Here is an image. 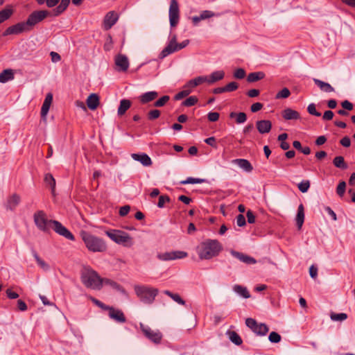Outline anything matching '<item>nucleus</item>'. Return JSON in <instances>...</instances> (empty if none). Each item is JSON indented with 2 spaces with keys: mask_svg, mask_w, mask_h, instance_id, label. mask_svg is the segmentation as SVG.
<instances>
[{
  "mask_svg": "<svg viewBox=\"0 0 355 355\" xmlns=\"http://www.w3.org/2000/svg\"><path fill=\"white\" fill-rule=\"evenodd\" d=\"M282 116L285 120H297L300 118V113L291 108H286L282 112Z\"/></svg>",
  "mask_w": 355,
  "mask_h": 355,
  "instance_id": "obj_25",
  "label": "nucleus"
},
{
  "mask_svg": "<svg viewBox=\"0 0 355 355\" xmlns=\"http://www.w3.org/2000/svg\"><path fill=\"white\" fill-rule=\"evenodd\" d=\"M33 255L37 263L41 268H42L45 271H46L49 269V266L38 256V254L36 252L33 251Z\"/></svg>",
  "mask_w": 355,
  "mask_h": 355,
  "instance_id": "obj_44",
  "label": "nucleus"
},
{
  "mask_svg": "<svg viewBox=\"0 0 355 355\" xmlns=\"http://www.w3.org/2000/svg\"><path fill=\"white\" fill-rule=\"evenodd\" d=\"M296 224L298 229H300L304 223V206L302 204H300L297 209V214L296 216Z\"/></svg>",
  "mask_w": 355,
  "mask_h": 355,
  "instance_id": "obj_31",
  "label": "nucleus"
},
{
  "mask_svg": "<svg viewBox=\"0 0 355 355\" xmlns=\"http://www.w3.org/2000/svg\"><path fill=\"white\" fill-rule=\"evenodd\" d=\"M227 334L228 335L229 339L232 343L236 345H240L242 344L243 341L240 336L234 331H229L227 332Z\"/></svg>",
  "mask_w": 355,
  "mask_h": 355,
  "instance_id": "obj_38",
  "label": "nucleus"
},
{
  "mask_svg": "<svg viewBox=\"0 0 355 355\" xmlns=\"http://www.w3.org/2000/svg\"><path fill=\"white\" fill-rule=\"evenodd\" d=\"M140 329L145 336L154 343L158 344L160 343L162 335L158 330L154 331L147 325L140 323Z\"/></svg>",
  "mask_w": 355,
  "mask_h": 355,
  "instance_id": "obj_10",
  "label": "nucleus"
},
{
  "mask_svg": "<svg viewBox=\"0 0 355 355\" xmlns=\"http://www.w3.org/2000/svg\"><path fill=\"white\" fill-rule=\"evenodd\" d=\"M299 190L302 193H306L310 187L309 180H302L297 185Z\"/></svg>",
  "mask_w": 355,
  "mask_h": 355,
  "instance_id": "obj_48",
  "label": "nucleus"
},
{
  "mask_svg": "<svg viewBox=\"0 0 355 355\" xmlns=\"http://www.w3.org/2000/svg\"><path fill=\"white\" fill-rule=\"evenodd\" d=\"M333 164L336 167L341 169H347L348 167L343 156H336L334 157Z\"/></svg>",
  "mask_w": 355,
  "mask_h": 355,
  "instance_id": "obj_41",
  "label": "nucleus"
},
{
  "mask_svg": "<svg viewBox=\"0 0 355 355\" xmlns=\"http://www.w3.org/2000/svg\"><path fill=\"white\" fill-rule=\"evenodd\" d=\"M131 157L139 162L144 166H150L153 164L150 157L146 153H132Z\"/></svg>",
  "mask_w": 355,
  "mask_h": 355,
  "instance_id": "obj_18",
  "label": "nucleus"
},
{
  "mask_svg": "<svg viewBox=\"0 0 355 355\" xmlns=\"http://www.w3.org/2000/svg\"><path fill=\"white\" fill-rule=\"evenodd\" d=\"M307 111L311 115H313V116H321V113L316 110L315 105L314 103H311V104H309L308 105Z\"/></svg>",
  "mask_w": 355,
  "mask_h": 355,
  "instance_id": "obj_55",
  "label": "nucleus"
},
{
  "mask_svg": "<svg viewBox=\"0 0 355 355\" xmlns=\"http://www.w3.org/2000/svg\"><path fill=\"white\" fill-rule=\"evenodd\" d=\"M109 317L118 323H124L126 322V318L124 313L121 310L113 309L109 312Z\"/></svg>",
  "mask_w": 355,
  "mask_h": 355,
  "instance_id": "obj_19",
  "label": "nucleus"
},
{
  "mask_svg": "<svg viewBox=\"0 0 355 355\" xmlns=\"http://www.w3.org/2000/svg\"><path fill=\"white\" fill-rule=\"evenodd\" d=\"M330 318L333 321H344L347 318V315L345 313H331L330 314Z\"/></svg>",
  "mask_w": 355,
  "mask_h": 355,
  "instance_id": "obj_45",
  "label": "nucleus"
},
{
  "mask_svg": "<svg viewBox=\"0 0 355 355\" xmlns=\"http://www.w3.org/2000/svg\"><path fill=\"white\" fill-rule=\"evenodd\" d=\"M268 340L272 343H278L281 340V336L275 331H272L269 334Z\"/></svg>",
  "mask_w": 355,
  "mask_h": 355,
  "instance_id": "obj_51",
  "label": "nucleus"
},
{
  "mask_svg": "<svg viewBox=\"0 0 355 355\" xmlns=\"http://www.w3.org/2000/svg\"><path fill=\"white\" fill-rule=\"evenodd\" d=\"M189 43V40H186L178 44L177 43V37L174 35L170 40L167 46L161 51L159 54V58L163 59L168 55L180 51L184 47H186Z\"/></svg>",
  "mask_w": 355,
  "mask_h": 355,
  "instance_id": "obj_5",
  "label": "nucleus"
},
{
  "mask_svg": "<svg viewBox=\"0 0 355 355\" xmlns=\"http://www.w3.org/2000/svg\"><path fill=\"white\" fill-rule=\"evenodd\" d=\"M256 127L261 134H266L270 131L272 123L269 120H260L256 123Z\"/></svg>",
  "mask_w": 355,
  "mask_h": 355,
  "instance_id": "obj_20",
  "label": "nucleus"
},
{
  "mask_svg": "<svg viewBox=\"0 0 355 355\" xmlns=\"http://www.w3.org/2000/svg\"><path fill=\"white\" fill-rule=\"evenodd\" d=\"M119 16L114 11L108 12L104 17L103 21V26L104 30L108 31L118 21Z\"/></svg>",
  "mask_w": 355,
  "mask_h": 355,
  "instance_id": "obj_15",
  "label": "nucleus"
},
{
  "mask_svg": "<svg viewBox=\"0 0 355 355\" xmlns=\"http://www.w3.org/2000/svg\"><path fill=\"white\" fill-rule=\"evenodd\" d=\"M160 115V111L158 110H150L148 114V118L149 120H155L157 119Z\"/></svg>",
  "mask_w": 355,
  "mask_h": 355,
  "instance_id": "obj_57",
  "label": "nucleus"
},
{
  "mask_svg": "<svg viewBox=\"0 0 355 355\" xmlns=\"http://www.w3.org/2000/svg\"><path fill=\"white\" fill-rule=\"evenodd\" d=\"M49 14L48 10H37L33 12L25 21L26 26L30 30L33 26L44 20Z\"/></svg>",
  "mask_w": 355,
  "mask_h": 355,
  "instance_id": "obj_9",
  "label": "nucleus"
},
{
  "mask_svg": "<svg viewBox=\"0 0 355 355\" xmlns=\"http://www.w3.org/2000/svg\"><path fill=\"white\" fill-rule=\"evenodd\" d=\"M215 15L216 14L211 10H204L199 16H193L191 19L193 24L197 25L201 20L209 19Z\"/></svg>",
  "mask_w": 355,
  "mask_h": 355,
  "instance_id": "obj_21",
  "label": "nucleus"
},
{
  "mask_svg": "<svg viewBox=\"0 0 355 355\" xmlns=\"http://www.w3.org/2000/svg\"><path fill=\"white\" fill-rule=\"evenodd\" d=\"M13 14V10L10 6H6V8L0 11V24L8 19Z\"/></svg>",
  "mask_w": 355,
  "mask_h": 355,
  "instance_id": "obj_35",
  "label": "nucleus"
},
{
  "mask_svg": "<svg viewBox=\"0 0 355 355\" xmlns=\"http://www.w3.org/2000/svg\"><path fill=\"white\" fill-rule=\"evenodd\" d=\"M191 92V90L189 88L184 87V90L176 94L174 98L177 101L180 100V99L183 98L184 97L187 96Z\"/></svg>",
  "mask_w": 355,
  "mask_h": 355,
  "instance_id": "obj_50",
  "label": "nucleus"
},
{
  "mask_svg": "<svg viewBox=\"0 0 355 355\" xmlns=\"http://www.w3.org/2000/svg\"><path fill=\"white\" fill-rule=\"evenodd\" d=\"M207 76H198L193 79L190 80L184 86V88H189L191 91L192 89L198 86L199 85L207 82Z\"/></svg>",
  "mask_w": 355,
  "mask_h": 355,
  "instance_id": "obj_22",
  "label": "nucleus"
},
{
  "mask_svg": "<svg viewBox=\"0 0 355 355\" xmlns=\"http://www.w3.org/2000/svg\"><path fill=\"white\" fill-rule=\"evenodd\" d=\"M158 96V94L157 92H148L144 93L140 96V101L142 103H147L150 101H152L154 100L157 96Z\"/></svg>",
  "mask_w": 355,
  "mask_h": 355,
  "instance_id": "obj_34",
  "label": "nucleus"
},
{
  "mask_svg": "<svg viewBox=\"0 0 355 355\" xmlns=\"http://www.w3.org/2000/svg\"><path fill=\"white\" fill-rule=\"evenodd\" d=\"M33 219L36 227L44 232L49 230L53 225L52 221H54V220H49L46 213L42 210L37 211L34 214Z\"/></svg>",
  "mask_w": 355,
  "mask_h": 355,
  "instance_id": "obj_7",
  "label": "nucleus"
},
{
  "mask_svg": "<svg viewBox=\"0 0 355 355\" xmlns=\"http://www.w3.org/2000/svg\"><path fill=\"white\" fill-rule=\"evenodd\" d=\"M236 224L239 227H243L246 224L245 218L243 214L236 216Z\"/></svg>",
  "mask_w": 355,
  "mask_h": 355,
  "instance_id": "obj_63",
  "label": "nucleus"
},
{
  "mask_svg": "<svg viewBox=\"0 0 355 355\" xmlns=\"http://www.w3.org/2000/svg\"><path fill=\"white\" fill-rule=\"evenodd\" d=\"M99 105V97L96 94H91L87 98V105L91 110H95Z\"/></svg>",
  "mask_w": 355,
  "mask_h": 355,
  "instance_id": "obj_24",
  "label": "nucleus"
},
{
  "mask_svg": "<svg viewBox=\"0 0 355 355\" xmlns=\"http://www.w3.org/2000/svg\"><path fill=\"white\" fill-rule=\"evenodd\" d=\"M245 74V71L243 69L239 68L234 72V77L236 79H243Z\"/></svg>",
  "mask_w": 355,
  "mask_h": 355,
  "instance_id": "obj_56",
  "label": "nucleus"
},
{
  "mask_svg": "<svg viewBox=\"0 0 355 355\" xmlns=\"http://www.w3.org/2000/svg\"><path fill=\"white\" fill-rule=\"evenodd\" d=\"M170 201V198L168 196H160L157 203V207L162 208L164 206V203Z\"/></svg>",
  "mask_w": 355,
  "mask_h": 355,
  "instance_id": "obj_58",
  "label": "nucleus"
},
{
  "mask_svg": "<svg viewBox=\"0 0 355 355\" xmlns=\"http://www.w3.org/2000/svg\"><path fill=\"white\" fill-rule=\"evenodd\" d=\"M117 71L125 72L129 68V60L125 55L118 54L114 58Z\"/></svg>",
  "mask_w": 355,
  "mask_h": 355,
  "instance_id": "obj_13",
  "label": "nucleus"
},
{
  "mask_svg": "<svg viewBox=\"0 0 355 355\" xmlns=\"http://www.w3.org/2000/svg\"><path fill=\"white\" fill-rule=\"evenodd\" d=\"M230 254L235 257L236 259H239L240 261L250 265V264H254L257 263V260L245 254H243L242 252L232 250L230 251Z\"/></svg>",
  "mask_w": 355,
  "mask_h": 355,
  "instance_id": "obj_16",
  "label": "nucleus"
},
{
  "mask_svg": "<svg viewBox=\"0 0 355 355\" xmlns=\"http://www.w3.org/2000/svg\"><path fill=\"white\" fill-rule=\"evenodd\" d=\"M269 331V328L265 323L257 324V327L254 331L258 336H266Z\"/></svg>",
  "mask_w": 355,
  "mask_h": 355,
  "instance_id": "obj_40",
  "label": "nucleus"
},
{
  "mask_svg": "<svg viewBox=\"0 0 355 355\" xmlns=\"http://www.w3.org/2000/svg\"><path fill=\"white\" fill-rule=\"evenodd\" d=\"M106 234L110 239L118 244H122L125 246H131L132 244V238L126 232L113 230L107 231Z\"/></svg>",
  "mask_w": 355,
  "mask_h": 355,
  "instance_id": "obj_6",
  "label": "nucleus"
},
{
  "mask_svg": "<svg viewBox=\"0 0 355 355\" xmlns=\"http://www.w3.org/2000/svg\"><path fill=\"white\" fill-rule=\"evenodd\" d=\"M44 181L51 187L52 194L55 195V180L53 175L50 173L46 174L44 177Z\"/></svg>",
  "mask_w": 355,
  "mask_h": 355,
  "instance_id": "obj_43",
  "label": "nucleus"
},
{
  "mask_svg": "<svg viewBox=\"0 0 355 355\" xmlns=\"http://www.w3.org/2000/svg\"><path fill=\"white\" fill-rule=\"evenodd\" d=\"M70 0H61L60 4L52 10L51 15L54 17L60 15L69 6Z\"/></svg>",
  "mask_w": 355,
  "mask_h": 355,
  "instance_id": "obj_26",
  "label": "nucleus"
},
{
  "mask_svg": "<svg viewBox=\"0 0 355 355\" xmlns=\"http://www.w3.org/2000/svg\"><path fill=\"white\" fill-rule=\"evenodd\" d=\"M134 290L140 301L147 304H152L159 293L157 288L147 286L135 285Z\"/></svg>",
  "mask_w": 355,
  "mask_h": 355,
  "instance_id": "obj_4",
  "label": "nucleus"
},
{
  "mask_svg": "<svg viewBox=\"0 0 355 355\" xmlns=\"http://www.w3.org/2000/svg\"><path fill=\"white\" fill-rule=\"evenodd\" d=\"M223 246L216 239H207L196 248L197 254L201 260H209L217 257L222 251Z\"/></svg>",
  "mask_w": 355,
  "mask_h": 355,
  "instance_id": "obj_1",
  "label": "nucleus"
},
{
  "mask_svg": "<svg viewBox=\"0 0 355 355\" xmlns=\"http://www.w3.org/2000/svg\"><path fill=\"white\" fill-rule=\"evenodd\" d=\"M205 142L207 145H209V146H211V147H213L214 148H217V144H216V138L214 137H208V138L205 139Z\"/></svg>",
  "mask_w": 355,
  "mask_h": 355,
  "instance_id": "obj_62",
  "label": "nucleus"
},
{
  "mask_svg": "<svg viewBox=\"0 0 355 355\" xmlns=\"http://www.w3.org/2000/svg\"><path fill=\"white\" fill-rule=\"evenodd\" d=\"M169 96L167 95L163 96L162 97H161L159 99L155 102L154 106L162 107L169 101Z\"/></svg>",
  "mask_w": 355,
  "mask_h": 355,
  "instance_id": "obj_54",
  "label": "nucleus"
},
{
  "mask_svg": "<svg viewBox=\"0 0 355 355\" xmlns=\"http://www.w3.org/2000/svg\"><path fill=\"white\" fill-rule=\"evenodd\" d=\"M219 113L216 112H209L207 114V119L211 122H215L217 121L219 119Z\"/></svg>",
  "mask_w": 355,
  "mask_h": 355,
  "instance_id": "obj_59",
  "label": "nucleus"
},
{
  "mask_svg": "<svg viewBox=\"0 0 355 355\" xmlns=\"http://www.w3.org/2000/svg\"><path fill=\"white\" fill-rule=\"evenodd\" d=\"M29 31L26 22H19L13 26H9L3 33V36L8 35H18L23 32Z\"/></svg>",
  "mask_w": 355,
  "mask_h": 355,
  "instance_id": "obj_14",
  "label": "nucleus"
},
{
  "mask_svg": "<svg viewBox=\"0 0 355 355\" xmlns=\"http://www.w3.org/2000/svg\"><path fill=\"white\" fill-rule=\"evenodd\" d=\"M290 94H291V92H290L289 89L286 87H284L276 94L275 98L277 99L286 98L290 96Z\"/></svg>",
  "mask_w": 355,
  "mask_h": 355,
  "instance_id": "obj_49",
  "label": "nucleus"
},
{
  "mask_svg": "<svg viewBox=\"0 0 355 355\" xmlns=\"http://www.w3.org/2000/svg\"><path fill=\"white\" fill-rule=\"evenodd\" d=\"M20 197L17 194L12 195L7 201L6 208L13 210L19 205Z\"/></svg>",
  "mask_w": 355,
  "mask_h": 355,
  "instance_id": "obj_29",
  "label": "nucleus"
},
{
  "mask_svg": "<svg viewBox=\"0 0 355 355\" xmlns=\"http://www.w3.org/2000/svg\"><path fill=\"white\" fill-rule=\"evenodd\" d=\"M164 293L170 297L173 300L181 305H185L186 302L182 299L180 295L178 293H173L168 290L164 291Z\"/></svg>",
  "mask_w": 355,
  "mask_h": 355,
  "instance_id": "obj_39",
  "label": "nucleus"
},
{
  "mask_svg": "<svg viewBox=\"0 0 355 355\" xmlns=\"http://www.w3.org/2000/svg\"><path fill=\"white\" fill-rule=\"evenodd\" d=\"M206 180L205 179L201 178H194L189 177L185 180H182L180 182L181 184H201L205 182Z\"/></svg>",
  "mask_w": 355,
  "mask_h": 355,
  "instance_id": "obj_46",
  "label": "nucleus"
},
{
  "mask_svg": "<svg viewBox=\"0 0 355 355\" xmlns=\"http://www.w3.org/2000/svg\"><path fill=\"white\" fill-rule=\"evenodd\" d=\"M179 6L176 0H171L169 7V21L171 27L175 26L179 21Z\"/></svg>",
  "mask_w": 355,
  "mask_h": 355,
  "instance_id": "obj_11",
  "label": "nucleus"
},
{
  "mask_svg": "<svg viewBox=\"0 0 355 355\" xmlns=\"http://www.w3.org/2000/svg\"><path fill=\"white\" fill-rule=\"evenodd\" d=\"M233 289L235 293L244 298L248 299L250 297V294L246 287L242 286L241 285H235Z\"/></svg>",
  "mask_w": 355,
  "mask_h": 355,
  "instance_id": "obj_36",
  "label": "nucleus"
},
{
  "mask_svg": "<svg viewBox=\"0 0 355 355\" xmlns=\"http://www.w3.org/2000/svg\"><path fill=\"white\" fill-rule=\"evenodd\" d=\"M101 280L102 286H103V284L107 285L119 292L124 293V289L123 288V287L120 286L119 284H117L116 282L107 278H102Z\"/></svg>",
  "mask_w": 355,
  "mask_h": 355,
  "instance_id": "obj_32",
  "label": "nucleus"
},
{
  "mask_svg": "<svg viewBox=\"0 0 355 355\" xmlns=\"http://www.w3.org/2000/svg\"><path fill=\"white\" fill-rule=\"evenodd\" d=\"M130 210V207L129 205H125L120 208L119 209V215L121 216H126Z\"/></svg>",
  "mask_w": 355,
  "mask_h": 355,
  "instance_id": "obj_64",
  "label": "nucleus"
},
{
  "mask_svg": "<svg viewBox=\"0 0 355 355\" xmlns=\"http://www.w3.org/2000/svg\"><path fill=\"white\" fill-rule=\"evenodd\" d=\"M345 189H346L345 182H344V181L340 182L336 188L337 194L339 196L342 197L345 192Z\"/></svg>",
  "mask_w": 355,
  "mask_h": 355,
  "instance_id": "obj_53",
  "label": "nucleus"
},
{
  "mask_svg": "<svg viewBox=\"0 0 355 355\" xmlns=\"http://www.w3.org/2000/svg\"><path fill=\"white\" fill-rule=\"evenodd\" d=\"M60 0H43L41 3H37L39 5H42L46 2L47 7L53 8L58 4Z\"/></svg>",
  "mask_w": 355,
  "mask_h": 355,
  "instance_id": "obj_61",
  "label": "nucleus"
},
{
  "mask_svg": "<svg viewBox=\"0 0 355 355\" xmlns=\"http://www.w3.org/2000/svg\"><path fill=\"white\" fill-rule=\"evenodd\" d=\"M82 283L87 287L99 291L102 288V277L90 266H84L80 272Z\"/></svg>",
  "mask_w": 355,
  "mask_h": 355,
  "instance_id": "obj_2",
  "label": "nucleus"
},
{
  "mask_svg": "<svg viewBox=\"0 0 355 355\" xmlns=\"http://www.w3.org/2000/svg\"><path fill=\"white\" fill-rule=\"evenodd\" d=\"M131 102L128 99H123L120 101V105L118 108L117 114L119 116L123 115L125 112L130 108Z\"/></svg>",
  "mask_w": 355,
  "mask_h": 355,
  "instance_id": "obj_33",
  "label": "nucleus"
},
{
  "mask_svg": "<svg viewBox=\"0 0 355 355\" xmlns=\"http://www.w3.org/2000/svg\"><path fill=\"white\" fill-rule=\"evenodd\" d=\"M239 85L236 82H231L225 86L226 92H230L237 89Z\"/></svg>",
  "mask_w": 355,
  "mask_h": 355,
  "instance_id": "obj_60",
  "label": "nucleus"
},
{
  "mask_svg": "<svg viewBox=\"0 0 355 355\" xmlns=\"http://www.w3.org/2000/svg\"><path fill=\"white\" fill-rule=\"evenodd\" d=\"M15 78L14 70L12 69H4L0 73V83H6L11 81Z\"/></svg>",
  "mask_w": 355,
  "mask_h": 355,
  "instance_id": "obj_23",
  "label": "nucleus"
},
{
  "mask_svg": "<svg viewBox=\"0 0 355 355\" xmlns=\"http://www.w3.org/2000/svg\"><path fill=\"white\" fill-rule=\"evenodd\" d=\"M315 84L320 87V89L325 92H332L334 91V87L329 83L322 81L317 78L313 79Z\"/></svg>",
  "mask_w": 355,
  "mask_h": 355,
  "instance_id": "obj_30",
  "label": "nucleus"
},
{
  "mask_svg": "<svg viewBox=\"0 0 355 355\" xmlns=\"http://www.w3.org/2000/svg\"><path fill=\"white\" fill-rule=\"evenodd\" d=\"M198 98L195 96H191L182 102V105L186 107H191L198 103Z\"/></svg>",
  "mask_w": 355,
  "mask_h": 355,
  "instance_id": "obj_47",
  "label": "nucleus"
},
{
  "mask_svg": "<svg viewBox=\"0 0 355 355\" xmlns=\"http://www.w3.org/2000/svg\"><path fill=\"white\" fill-rule=\"evenodd\" d=\"M230 117L232 119L236 118V122L237 123H243L245 122L247 120L246 114L244 112L236 113V112H232L230 114Z\"/></svg>",
  "mask_w": 355,
  "mask_h": 355,
  "instance_id": "obj_42",
  "label": "nucleus"
},
{
  "mask_svg": "<svg viewBox=\"0 0 355 355\" xmlns=\"http://www.w3.org/2000/svg\"><path fill=\"white\" fill-rule=\"evenodd\" d=\"M257 321L251 318H247L245 320V324L248 327H249L253 332L254 331L257 325Z\"/></svg>",
  "mask_w": 355,
  "mask_h": 355,
  "instance_id": "obj_52",
  "label": "nucleus"
},
{
  "mask_svg": "<svg viewBox=\"0 0 355 355\" xmlns=\"http://www.w3.org/2000/svg\"><path fill=\"white\" fill-rule=\"evenodd\" d=\"M53 223V230L58 234L60 236H64V238L70 240V241H74L75 237L72 234V233L67 229L64 226L62 225L61 223H60L58 220L52 221Z\"/></svg>",
  "mask_w": 355,
  "mask_h": 355,
  "instance_id": "obj_12",
  "label": "nucleus"
},
{
  "mask_svg": "<svg viewBox=\"0 0 355 355\" xmlns=\"http://www.w3.org/2000/svg\"><path fill=\"white\" fill-rule=\"evenodd\" d=\"M81 237L88 250L93 252H103L107 249L105 242L101 238L87 232L81 233Z\"/></svg>",
  "mask_w": 355,
  "mask_h": 355,
  "instance_id": "obj_3",
  "label": "nucleus"
},
{
  "mask_svg": "<svg viewBox=\"0 0 355 355\" xmlns=\"http://www.w3.org/2000/svg\"><path fill=\"white\" fill-rule=\"evenodd\" d=\"M52 101L53 94L51 93H48L45 97L41 109V117L44 121H46V115L49 112Z\"/></svg>",
  "mask_w": 355,
  "mask_h": 355,
  "instance_id": "obj_17",
  "label": "nucleus"
},
{
  "mask_svg": "<svg viewBox=\"0 0 355 355\" xmlns=\"http://www.w3.org/2000/svg\"><path fill=\"white\" fill-rule=\"evenodd\" d=\"M225 76V73L223 71H216L211 73V75L207 77V83L209 84H213L218 80H222Z\"/></svg>",
  "mask_w": 355,
  "mask_h": 355,
  "instance_id": "obj_28",
  "label": "nucleus"
},
{
  "mask_svg": "<svg viewBox=\"0 0 355 355\" xmlns=\"http://www.w3.org/2000/svg\"><path fill=\"white\" fill-rule=\"evenodd\" d=\"M187 256L188 253L184 251L175 250L157 253V258L162 261H168L184 259Z\"/></svg>",
  "mask_w": 355,
  "mask_h": 355,
  "instance_id": "obj_8",
  "label": "nucleus"
},
{
  "mask_svg": "<svg viewBox=\"0 0 355 355\" xmlns=\"http://www.w3.org/2000/svg\"><path fill=\"white\" fill-rule=\"evenodd\" d=\"M233 162L246 172H251L253 170L250 162L245 159H236Z\"/></svg>",
  "mask_w": 355,
  "mask_h": 355,
  "instance_id": "obj_27",
  "label": "nucleus"
},
{
  "mask_svg": "<svg viewBox=\"0 0 355 355\" xmlns=\"http://www.w3.org/2000/svg\"><path fill=\"white\" fill-rule=\"evenodd\" d=\"M265 77V74L262 71L252 72L248 74L247 80L249 83H254L262 80Z\"/></svg>",
  "mask_w": 355,
  "mask_h": 355,
  "instance_id": "obj_37",
  "label": "nucleus"
}]
</instances>
